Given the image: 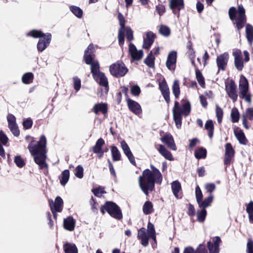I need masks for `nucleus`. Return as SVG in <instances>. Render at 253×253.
<instances>
[{"mask_svg": "<svg viewBox=\"0 0 253 253\" xmlns=\"http://www.w3.org/2000/svg\"><path fill=\"white\" fill-rule=\"evenodd\" d=\"M151 169H147L142 171V175L138 178L140 188L146 196L149 192L155 190V183L161 184L163 175L160 171L153 165H150Z\"/></svg>", "mask_w": 253, "mask_h": 253, "instance_id": "nucleus-1", "label": "nucleus"}, {"mask_svg": "<svg viewBox=\"0 0 253 253\" xmlns=\"http://www.w3.org/2000/svg\"><path fill=\"white\" fill-rule=\"evenodd\" d=\"M32 140L29 143L28 149L33 157L35 163L39 165L41 169L44 168L47 169L48 165L46 163L47 158L46 154V139L44 135H42L39 141L34 140V137H31Z\"/></svg>", "mask_w": 253, "mask_h": 253, "instance_id": "nucleus-2", "label": "nucleus"}, {"mask_svg": "<svg viewBox=\"0 0 253 253\" xmlns=\"http://www.w3.org/2000/svg\"><path fill=\"white\" fill-rule=\"evenodd\" d=\"M229 16L233 24L236 25V27L240 34V30L242 29L246 22V16L245 15V10L242 5H239L237 10L234 7H231L229 10Z\"/></svg>", "mask_w": 253, "mask_h": 253, "instance_id": "nucleus-3", "label": "nucleus"}, {"mask_svg": "<svg viewBox=\"0 0 253 253\" xmlns=\"http://www.w3.org/2000/svg\"><path fill=\"white\" fill-rule=\"evenodd\" d=\"M95 49L94 45L90 43L85 50L83 59L87 65H90L91 73L95 74L98 68H100L99 62L97 60H95Z\"/></svg>", "mask_w": 253, "mask_h": 253, "instance_id": "nucleus-4", "label": "nucleus"}, {"mask_svg": "<svg viewBox=\"0 0 253 253\" xmlns=\"http://www.w3.org/2000/svg\"><path fill=\"white\" fill-rule=\"evenodd\" d=\"M100 210L103 215L107 212L111 217L117 220H121L123 217L120 207L113 201H106L103 205L101 206Z\"/></svg>", "mask_w": 253, "mask_h": 253, "instance_id": "nucleus-5", "label": "nucleus"}, {"mask_svg": "<svg viewBox=\"0 0 253 253\" xmlns=\"http://www.w3.org/2000/svg\"><path fill=\"white\" fill-rule=\"evenodd\" d=\"M191 111V106L189 102H183L181 105L178 102H175V123L177 128H179L181 126V115L188 116Z\"/></svg>", "mask_w": 253, "mask_h": 253, "instance_id": "nucleus-6", "label": "nucleus"}, {"mask_svg": "<svg viewBox=\"0 0 253 253\" xmlns=\"http://www.w3.org/2000/svg\"><path fill=\"white\" fill-rule=\"evenodd\" d=\"M156 231L154 225L149 221L147 224V229L144 227L140 228L137 232V239L140 240L141 244L143 247L148 245V236L155 234Z\"/></svg>", "mask_w": 253, "mask_h": 253, "instance_id": "nucleus-7", "label": "nucleus"}, {"mask_svg": "<svg viewBox=\"0 0 253 253\" xmlns=\"http://www.w3.org/2000/svg\"><path fill=\"white\" fill-rule=\"evenodd\" d=\"M239 90V97L251 104L252 94L249 91V83L247 79L243 75H241L240 77Z\"/></svg>", "mask_w": 253, "mask_h": 253, "instance_id": "nucleus-8", "label": "nucleus"}, {"mask_svg": "<svg viewBox=\"0 0 253 253\" xmlns=\"http://www.w3.org/2000/svg\"><path fill=\"white\" fill-rule=\"evenodd\" d=\"M109 71L113 76L121 78L125 76L128 70L122 61L118 60L110 65Z\"/></svg>", "mask_w": 253, "mask_h": 253, "instance_id": "nucleus-9", "label": "nucleus"}, {"mask_svg": "<svg viewBox=\"0 0 253 253\" xmlns=\"http://www.w3.org/2000/svg\"><path fill=\"white\" fill-rule=\"evenodd\" d=\"M93 79L98 82L99 80V84L104 87L105 93H107L109 89V86L108 81L107 77L105 76V74L100 71V68L97 70L95 74L91 73Z\"/></svg>", "mask_w": 253, "mask_h": 253, "instance_id": "nucleus-10", "label": "nucleus"}, {"mask_svg": "<svg viewBox=\"0 0 253 253\" xmlns=\"http://www.w3.org/2000/svg\"><path fill=\"white\" fill-rule=\"evenodd\" d=\"M7 120L8 128L12 133L15 136H18L20 135V130L16 123L15 117L11 114H9L7 116Z\"/></svg>", "mask_w": 253, "mask_h": 253, "instance_id": "nucleus-11", "label": "nucleus"}, {"mask_svg": "<svg viewBox=\"0 0 253 253\" xmlns=\"http://www.w3.org/2000/svg\"><path fill=\"white\" fill-rule=\"evenodd\" d=\"M225 90L228 96L235 102L237 100V86L234 81H231L225 84Z\"/></svg>", "mask_w": 253, "mask_h": 253, "instance_id": "nucleus-12", "label": "nucleus"}, {"mask_svg": "<svg viewBox=\"0 0 253 253\" xmlns=\"http://www.w3.org/2000/svg\"><path fill=\"white\" fill-rule=\"evenodd\" d=\"M225 156L224 163L225 165H229L232 162L235 154L234 150L230 143H226L225 146Z\"/></svg>", "mask_w": 253, "mask_h": 253, "instance_id": "nucleus-13", "label": "nucleus"}, {"mask_svg": "<svg viewBox=\"0 0 253 253\" xmlns=\"http://www.w3.org/2000/svg\"><path fill=\"white\" fill-rule=\"evenodd\" d=\"M128 52L132 60L134 61L140 60L143 55V50H137L136 46L132 43H129L128 45Z\"/></svg>", "mask_w": 253, "mask_h": 253, "instance_id": "nucleus-14", "label": "nucleus"}, {"mask_svg": "<svg viewBox=\"0 0 253 253\" xmlns=\"http://www.w3.org/2000/svg\"><path fill=\"white\" fill-rule=\"evenodd\" d=\"M51 40V34L46 33V36L39 40L37 44V49L39 51H43L49 44Z\"/></svg>", "mask_w": 253, "mask_h": 253, "instance_id": "nucleus-15", "label": "nucleus"}, {"mask_svg": "<svg viewBox=\"0 0 253 253\" xmlns=\"http://www.w3.org/2000/svg\"><path fill=\"white\" fill-rule=\"evenodd\" d=\"M48 203L50 210L52 208V210L57 211L58 212L62 211L63 207V201L60 197H56L54 202H53L52 200L49 199Z\"/></svg>", "mask_w": 253, "mask_h": 253, "instance_id": "nucleus-16", "label": "nucleus"}, {"mask_svg": "<svg viewBox=\"0 0 253 253\" xmlns=\"http://www.w3.org/2000/svg\"><path fill=\"white\" fill-rule=\"evenodd\" d=\"M229 59V54L227 52L218 56L216 58V64L218 70L224 71L226 69Z\"/></svg>", "mask_w": 253, "mask_h": 253, "instance_id": "nucleus-17", "label": "nucleus"}, {"mask_svg": "<svg viewBox=\"0 0 253 253\" xmlns=\"http://www.w3.org/2000/svg\"><path fill=\"white\" fill-rule=\"evenodd\" d=\"M234 58V64L236 69L239 71L242 70L244 67V62L242 58V52L239 49H235L233 52Z\"/></svg>", "mask_w": 253, "mask_h": 253, "instance_id": "nucleus-18", "label": "nucleus"}, {"mask_svg": "<svg viewBox=\"0 0 253 253\" xmlns=\"http://www.w3.org/2000/svg\"><path fill=\"white\" fill-rule=\"evenodd\" d=\"M126 103L129 111L132 113L136 115L142 113L141 107L138 102L131 99H127Z\"/></svg>", "mask_w": 253, "mask_h": 253, "instance_id": "nucleus-19", "label": "nucleus"}, {"mask_svg": "<svg viewBox=\"0 0 253 253\" xmlns=\"http://www.w3.org/2000/svg\"><path fill=\"white\" fill-rule=\"evenodd\" d=\"M92 111L96 115L101 113L105 116L107 114L108 111V105L107 103L103 102L96 103L93 107Z\"/></svg>", "mask_w": 253, "mask_h": 253, "instance_id": "nucleus-20", "label": "nucleus"}, {"mask_svg": "<svg viewBox=\"0 0 253 253\" xmlns=\"http://www.w3.org/2000/svg\"><path fill=\"white\" fill-rule=\"evenodd\" d=\"M159 86L164 98L166 101L169 103L170 101L169 90L166 81L164 78L161 82H159Z\"/></svg>", "mask_w": 253, "mask_h": 253, "instance_id": "nucleus-21", "label": "nucleus"}, {"mask_svg": "<svg viewBox=\"0 0 253 253\" xmlns=\"http://www.w3.org/2000/svg\"><path fill=\"white\" fill-rule=\"evenodd\" d=\"M121 145L125 154L127 157L130 163L133 165L136 166L135 158L126 142L125 140H123L121 142Z\"/></svg>", "mask_w": 253, "mask_h": 253, "instance_id": "nucleus-22", "label": "nucleus"}, {"mask_svg": "<svg viewBox=\"0 0 253 253\" xmlns=\"http://www.w3.org/2000/svg\"><path fill=\"white\" fill-rule=\"evenodd\" d=\"M221 241L219 237H214L213 243L211 241L208 242V247L210 253H219V246Z\"/></svg>", "mask_w": 253, "mask_h": 253, "instance_id": "nucleus-23", "label": "nucleus"}, {"mask_svg": "<svg viewBox=\"0 0 253 253\" xmlns=\"http://www.w3.org/2000/svg\"><path fill=\"white\" fill-rule=\"evenodd\" d=\"M155 35L152 32H149L146 34V37L144 39L142 47L145 49H149L154 42Z\"/></svg>", "mask_w": 253, "mask_h": 253, "instance_id": "nucleus-24", "label": "nucleus"}, {"mask_svg": "<svg viewBox=\"0 0 253 253\" xmlns=\"http://www.w3.org/2000/svg\"><path fill=\"white\" fill-rule=\"evenodd\" d=\"M234 133L240 144L246 145L248 143V141L244 132L240 128L238 127L235 128L234 129Z\"/></svg>", "mask_w": 253, "mask_h": 253, "instance_id": "nucleus-25", "label": "nucleus"}, {"mask_svg": "<svg viewBox=\"0 0 253 253\" xmlns=\"http://www.w3.org/2000/svg\"><path fill=\"white\" fill-rule=\"evenodd\" d=\"M76 224V221L71 216H68L64 219V228L68 231H72L74 230Z\"/></svg>", "mask_w": 253, "mask_h": 253, "instance_id": "nucleus-26", "label": "nucleus"}, {"mask_svg": "<svg viewBox=\"0 0 253 253\" xmlns=\"http://www.w3.org/2000/svg\"><path fill=\"white\" fill-rule=\"evenodd\" d=\"M157 149L159 152L166 159L171 161L173 160V157L171 153L169 151L166 147L162 145L159 144L157 145Z\"/></svg>", "mask_w": 253, "mask_h": 253, "instance_id": "nucleus-27", "label": "nucleus"}, {"mask_svg": "<svg viewBox=\"0 0 253 253\" xmlns=\"http://www.w3.org/2000/svg\"><path fill=\"white\" fill-rule=\"evenodd\" d=\"M161 141L170 149L174 150V139L171 134H166L160 138Z\"/></svg>", "mask_w": 253, "mask_h": 253, "instance_id": "nucleus-28", "label": "nucleus"}, {"mask_svg": "<svg viewBox=\"0 0 253 253\" xmlns=\"http://www.w3.org/2000/svg\"><path fill=\"white\" fill-rule=\"evenodd\" d=\"M213 196L212 194H210L208 197L206 198L204 200L203 199L198 202L199 208L206 209L210 206L212 202Z\"/></svg>", "mask_w": 253, "mask_h": 253, "instance_id": "nucleus-29", "label": "nucleus"}, {"mask_svg": "<svg viewBox=\"0 0 253 253\" xmlns=\"http://www.w3.org/2000/svg\"><path fill=\"white\" fill-rule=\"evenodd\" d=\"M65 253H78V249L74 244L67 242L63 247Z\"/></svg>", "mask_w": 253, "mask_h": 253, "instance_id": "nucleus-30", "label": "nucleus"}, {"mask_svg": "<svg viewBox=\"0 0 253 253\" xmlns=\"http://www.w3.org/2000/svg\"><path fill=\"white\" fill-rule=\"evenodd\" d=\"M105 144V141L102 138H99L95 144L91 148L92 151L94 153H99L102 150V147Z\"/></svg>", "mask_w": 253, "mask_h": 253, "instance_id": "nucleus-31", "label": "nucleus"}, {"mask_svg": "<svg viewBox=\"0 0 253 253\" xmlns=\"http://www.w3.org/2000/svg\"><path fill=\"white\" fill-rule=\"evenodd\" d=\"M112 160L114 162L119 161L121 160V154L118 148L114 145L110 147Z\"/></svg>", "mask_w": 253, "mask_h": 253, "instance_id": "nucleus-32", "label": "nucleus"}, {"mask_svg": "<svg viewBox=\"0 0 253 253\" xmlns=\"http://www.w3.org/2000/svg\"><path fill=\"white\" fill-rule=\"evenodd\" d=\"M155 58L153 55V51H151L144 60V63L149 68H152L155 66Z\"/></svg>", "mask_w": 253, "mask_h": 253, "instance_id": "nucleus-33", "label": "nucleus"}, {"mask_svg": "<svg viewBox=\"0 0 253 253\" xmlns=\"http://www.w3.org/2000/svg\"><path fill=\"white\" fill-rule=\"evenodd\" d=\"M246 35L248 41L252 44L253 42V26L249 24L246 26Z\"/></svg>", "mask_w": 253, "mask_h": 253, "instance_id": "nucleus-34", "label": "nucleus"}, {"mask_svg": "<svg viewBox=\"0 0 253 253\" xmlns=\"http://www.w3.org/2000/svg\"><path fill=\"white\" fill-rule=\"evenodd\" d=\"M70 10L78 18H82L83 16V11L79 7L75 5H70Z\"/></svg>", "mask_w": 253, "mask_h": 253, "instance_id": "nucleus-35", "label": "nucleus"}, {"mask_svg": "<svg viewBox=\"0 0 253 253\" xmlns=\"http://www.w3.org/2000/svg\"><path fill=\"white\" fill-rule=\"evenodd\" d=\"M70 177V171L68 169L63 170L61 174L60 183L62 186H65L68 182Z\"/></svg>", "mask_w": 253, "mask_h": 253, "instance_id": "nucleus-36", "label": "nucleus"}, {"mask_svg": "<svg viewBox=\"0 0 253 253\" xmlns=\"http://www.w3.org/2000/svg\"><path fill=\"white\" fill-rule=\"evenodd\" d=\"M166 66L169 70H174V50L171 51L168 55Z\"/></svg>", "mask_w": 253, "mask_h": 253, "instance_id": "nucleus-37", "label": "nucleus"}, {"mask_svg": "<svg viewBox=\"0 0 253 253\" xmlns=\"http://www.w3.org/2000/svg\"><path fill=\"white\" fill-rule=\"evenodd\" d=\"M34 74L32 72L25 73L22 77V83L24 84H30L33 82Z\"/></svg>", "mask_w": 253, "mask_h": 253, "instance_id": "nucleus-38", "label": "nucleus"}, {"mask_svg": "<svg viewBox=\"0 0 253 253\" xmlns=\"http://www.w3.org/2000/svg\"><path fill=\"white\" fill-rule=\"evenodd\" d=\"M27 36L32 37L34 38H39L46 36V34L43 33L41 31L38 30H32L26 34Z\"/></svg>", "mask_w": 253, "mask_h": 253, "instance_id": "nucleus-39", "label": "nucleus"}, {"mask_svg": "<svg viewBox=\"0 0 253 253\" xmlns=\"http://www.w3.org/2000/svg\"><path fill=\"white\" fill-rule=\"evenodd\" d=\"M196 79L199 83V84L201 85V87L204 88L205 87V79L201 72V71L198 69V68H196Z\"/></svg>", "mask_w": 253, "mask_h": 253, "instance_id": "nucleus-40", "label": "nucleus"}, {"mask_svg": "<svg viewBox=\"0 0 253 253\" xmlns=\"http://www.w3.org/2000/svg\"><path fill=\"white\" fill-rule=\"evenodd\" d=\"M153 204L150 201H146L143 206V211L145 214H149L153 212Z\"/></svg>", "mask_w": 253, "mask_h": 253, "instance_id": "nucleus-41", "label": "nucleus"}, {"mask_svg": "<svg viewBox=\"0 0 253 253\" xmlns=\"http://www.w3.org/2000/svg\"><path fill=\"white\" fill-rule=\"evenodd\" d=\"M205 128L208 131V135L210 138H212L213 134V123L211 120H208L205 124Z\"/></svg>", "mask_w": 253, "mask_h": 253, "instance_id": "nucleus-42", "label": "nucleus"}, {"mask_svg": "<svg viewBox=\"0 0 253 253\" xmlns=\"http://www.w3.org/2000/svg\"><path fill=\"white\" fill-rule=\"evenodd\" d=\"M182 196L181 185L178 181L175 180V197L177 199H181Z\"/></svg>", "mask_w": 253, "mask_h": 253, "instance_id": "nucleus-43", "label": "nucleus"}, {"mask_svg": "<svg viewBox=\"0 0 253 253\" xmlns=\"http://www.w3.org/2000/svg\"><path fill=\"white\" fill-rule=\"evenodd\" d=\"M207 215V211L206 209L201 208V210H198L197 212V220L201 222L204 221Z\"/></svg>", "mask_w": 253, "mask_h": 253, "instance_id": "nucleus-44", "label": "nucleus"}, {"mask_svg": "<svg viewBox=\"0 0 253 253\" xmlns=\"http://www.w3.org/2000/svg\"><path fill=\"white\" fill-rule=\"evenodd\" d=\"M206 155L207 151L203 148L198 149L195 152V157L198 159L206 158Z\"/></svg>", "mask_w": 253, "mask_h": 253, "instance_id": "nucleus-45", "label": "nucleus"}, {"mask_svg": "<svg viewBox=\"0 0 253 253\" xmlns=\"http://www.w3.org/2000/svg\"><path fill=\"white\" fill-rule=\"evenodd\" d=\"M125 30L126 31V33L127 41L130 43H131V42L134 39L133 31L130 27H126L125 28Z\"/></svg>", "mask_w": 253, "mask_h": 253, "instance_id": "nucleus-46", "label": "nucleus"}, {"mask_svg": "<svg viewBox=\"0 0 253 253\" xmlns=\"http://www.w3.org/2000/svg\"><path fill=\"white\" fill-rule=\"evenodd\" d=\"M92 192L97 197H101L102 194L106 193L104 190V188L101 186H99L97 188H94L92 190Z\"/></svg>", "mask_w": 253, "mask_h": 253, "instance_id": "nucleus-47", "label": "nucleus"}, {"mask_svg": "<svg viewBox=\"0 0 253 253\" xmlns=\"http://www.w3.org/2000/svg\"><path fill=\"white\" fill-rule=\"evenodd\" d=\"M14 162L15 163L16 165L18 168H23L26 165L24 160L22 158V157L20 155H17L15 156Z\"/></svg>", "mask_w": 253, "mask_h": 253, "instance_id": "nucleus-48", "label": "nucleus"}, {"mask_svg": "<svg viewBox=\"0 0 253 253\" xmlns=\"http://www.w3.org/2000/svg\"><path fill=\"white\" fill-rule=\"evenodd\" d=\"M117 18L119 22V24L120 25V29L125 30V28L126 27H125L126 20L125 19V17L124 16L122 13L119 12Z\"/></svg>", "mask_w": 253, "mask_h": 253, "instance_id": "nucleus-49", "label": "nucleus"}, {"mask_svg": "<svg viewBox=\"0 0 253 253\" xmlns=\"http://www.w3.org/2000/svg\"><path fill=\"white\" fill-rule=\"evenodd\" d=\"M231 117L233 123H237L239 120V113L237 108H233L231 111Z\"/></svg>", "mask_w": 253, "mask_h": 253, "instance_id": "nucleus-50", "label": "nucleus"}, {"mask_svg": "<svg viewBox=\"0 0 253 253\" xmlns=\"http://www.w3.org/2000/svg\"><path fill=\"white\" fill-rule=\"evenodd\" d=\"M33 122L31 118H28L24 119L22 122L23 128L24 129H30L33 126Z\"/></svg>", "mask_w": 253, "mask_h": 253, "instance_id": "nucleus-51", "label": "nucleus"}, {"mask_svg": "<svg viewBox=\"0 0 253 253\" xmlns=\"http://www.w3.org/2000/svg\"><path fill=\"white\" fill-rule=\"evenodd\" d=\"M159 31L161 35L165 37L169 36L170 33L169 28L168 26L165 25H161L159 28Z\"/></svg>", "mask_w": 253, "mask_h": 253, "instance_id": "nucleus-52", "label": "nucleus"}, {"mask_svg": "<svg viewBox=\"0 0 253 253\" xmlns=\"http://www.w3.org/2000/svg\"><path fill=\"white\" fill-rule=\"evenodd\" d=\"M130 93L134 96L138 97L139 96L141 93V89L140 87L138 85H134L130 87Z\"/></svg>", "mask_w": 253, "mask_h": 253, "instance_id": "nucleus-53", "label": "nucleus"}, {"mask_svg": "<svg viewBox=\"0 0 253 253\" xmlns=\"http://www.w3.org/2000/svg\"><path fill=\"white\" fill-rule=\"evenodd\" d=\"M125 30L119 29L118 32V42L120 46H122L125 42Z\"/></svg>", "mask_w": 253, "mask_h": 253, "instance_id": "nucleus-54", "label": "nucleus"}, {"mask_svg": "<svg viewBox=\"0 0 253 253\" xmlns=\"http://www.w3.org/2000/svg\"><path fill=\"white\" fill-rule=\"evenodd\" d=\"M75 175L79 178H82L84 176V169L81 165L77 167L75 172Z\"/></svg>", "mask_w": 253, "mask_h": 253, "instance_id": "nucleus-55", "label": "nucleus"}, {"mask_svg": "<svg viewBox=\"0 0 253 253\" xmlns=\"http://www.w3.org/2000/svg\"><path fill=\"white\" fill-rule=\"evenodd\" d=\"M8 141V138L2 130L0 131V143L6 145Z\"/></svg>", "mask_w": 253, "mask_h": 253, "instance_id": "nucleus-56", "label": "nucleus"}, {"mask_svg": "<svg viewBox=\"0 0 253 253\" xmlns=\"http://www.w3.org/2000/svg\"><path fill=\"white\" fill-rule=\"evenodd\" d=\"M216 116L217 118L218 122L220 123L222 119L223 110L217 105L216 106Z\"/></svg>", "mask_w": 253, "mask_h": 253, "instance_id": "nucleus-57", "label": "nucleus"}, {"mask_svg": "<svg viewBox=\"0 0 253 253\" xmlns=\"http://www.w3.org/2000/svg\"><path fill=\"white\" fill-rule=\"evenodd\" d=\"M74 81V87L76 91H78L80 89L81 87V80L77 77L73 78Z\"/></svg>", "mask_w": 253, "mask_h": 253, "instance_id": "nucleus-58", "label": "nucleus"}, {"mask_svg": "<svg viewBox=\"0 0 253 253\" xmlns=\"http://www.w3.org/2000/svg\"><path fill=\"white\" fill-rule=\"evenodd\" d=\"M196 198L197 203L203 199V194L199 186H197L195 189Z\"/></svg>", "mask_w": 253, "mask_h": 253, "instance_id": "nucleus-59", "label": "nucleus"}, {"mask_svg": "<svg viewBox=\"0 0 253 253\" xmlns=\"http://www.w3.org/2000/svg\"><path fill=\"white\" fill-rule=\"evenodd\" d=\"M215 185L213 183H207L205 185V189L207 192L210 193V195L211 194V193L215 190Z\"/></svg>", "mask_w": 253, "mask_h": 253, "instance_id": "nucleus-60", "label": "nucleus"}, {"mask_svg": "<svg viewBox=\"0 0 253 253\" xmlns=\"http://www.w3.org/2000/svg\"><path fill=\"white\" fill-rule=\"evenodd\" d=\"M107 162H108V167H109V170H110L111 174L114 178H116L117 177V174H116L115 170L114 169V166H113L112 163H111V162L110 161V160L109 159L107 160Z\"/></svg>", "mask_w": 253, "mask_h": 253, "instance_id": "nucleus-61", "label": "nucleus"}, {"mask_svg": "<svg viewBox=\"0 0 253 253\" xmlns=\"http://www.w3.org/2000/svg\"><path fill=\"white\" fill-rule=\"evenodd\" d=\"M247 253H253V241L249 239L247 244Z\"/></svg>", "mask_w": 253, "mask_h": 253, "instance_id": "nucleus-62", "label": "nucleus"}, {"mask_svg": "<svg viewBox=\"0 0 253 253\" xmlns=\"http://www.w3.org/2000/svg\"><path fill=\"white\" fill-rule=\"evenodd\" d=\"M245 117L250 120H253V108H249L247 109Z\"/></svg>", "mask_w": 253, "mask_h": 253, "instance_id": "nucleus-63", "label": "nucleus"}, {"mask_svg": "<svg viewBox=\"0 0 253 253\" xmlns=\"http://www.w3.org/2000/svg\"><path fill=\"white\" fill-rule=\"evenodd\" d=\"M175 9L180 10L184 8L183 0H175Z\"/></svg>", "mask_w": 253, "mask_h": 253, "instance_id": "nucleus-64", "label": "nucleus"}]
</instances>
